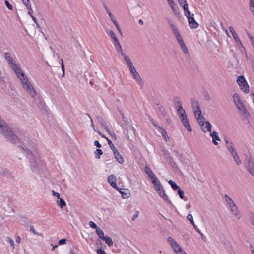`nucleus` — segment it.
Returning <instances> with one entry per match:
<instances>
[{
	"label": "nucleus",
	"instance_id": "41",
	"mask_svg": "<svg viewBox=\"0 0 254 254\" xmlns=\"http://www.w3.org/2000/svg\"><path fill=\"white\" fill-rule=\"evenodd\" d=\"M180 46H181L182 50L183 51V52L185 53V54H187L188 53V48L187 47V46H186V45L185 44V43L184 42H182L180 44H179Z\"/></svg>",
	"mask_w": 254,
	"mask_h": 254
},
{
	"label": "nucleus",
	"instance_id": "40",
	"mask_svg": "<svg viewBox=\"0 0 254 254\" xmlns=\"http://www.w3.org/2000/svg\"><path fill=\"white\" fill-rule=\"evenodd\" d=\"M174 35L175 36L176 35L180 34L179 31H178V28H177V27L175 25V26H172V27L170 28Z\"/></svg>",
	"mask_w": 254,
	"mask_h": 254
},
{
	"label": "nucleus",
	"instance_id": "1",
	"mask_svg": "<svg viewBox=\"0 0 254 254\" xmlns=\"http://www.w3.org/2000/svg\"><path fill=\"white\" fill-rule=\"evenodd\" d=\"M18 145L20 151L25 154L29 159L31 171L35 174H40L44 169V163L36 151V144L34 141L28 137L19 138Z\"/></svg>",
	"mask_w": 254,
	"mask_h": 254
},
{
	"label": "nucleus",
	"instance_id": "48",
	"mask_svg": "<svg viewBox=\"0 0 254 254\" xmlns=\"http://www.w3.org/2000/svg\"><path fill=\"white\" fill-rule=\"evenodd\" d=\"M174 152L176 155V156L181 161H182L183 156L182 155L179 153L178 150H174Z\"/></svg>",
	"mask_w": 254,
	"mask_h": 254
},
{
	"label": "nucleus",
	"instance_id": "33",
	"mask_svg": "<svg viewBox=\"0 0 254 254\" xmlns=\"http://www.w3.org/2000/svg\"><path fill=\"white\" fill-rule=\"evenodd\" d=\"M168 183L171 185V188L174 190H177L180 188L179 186L175 182L171 180L168 181Z\"/></svg>",
	"mask_w": 254,
	"mask_h": 254
},
{
	"label": "nucleus",
	"instance_id": "50",
	"mask_svg": "<svg viewBox=\"0 0 254 254\" xmlns=\"http://www.w3.org/2000/svg\"><path fill=\"white\" fill-rule=\"evenodd\" d=\"M151 122L153 124V125L154 126V127L158 129L159 131L161 129V128H162V127H160V126H158L157 123L153 120H150Z\"/></svg>",
	"mask_w": 254,
	"mask_h": 254
},
{
	"label": "nucleus",
	"instance_id": "9",
	"mask_svg": "<svg viewBox=\"0 0 254 254\" xmlns=\"http://www.w3.org/2000/svg\"><path fill=\"white\" fill-rule=\"evenodd\" d=\"M98 122L100 124L101 127L109 133H110V131L109 127L104 119L99 115L96 116Z\"/></svg>",
	"mask_w": 254,
	"mask_h": 254
},
{
	"label": "nucleus",
	"instance_id": "22",
	"mask_svg": "<svg viewBox=\"0 0 254 254\" xmlns=\"http://www.w3.org/2000/svg\"><path fill=\"white\" fill-rule=\"evenodd\" d=\"M212 126L209 121H206L205 125L201 127V129L204 132H211Z\"/></svg>",
	"mask_w": 254,
	"mask_h": 254
},
{
	"label": "nucleus",
	"instance_id": "34",
	"mask_svg": "<svg viewBox=\"0 0 254 254\" xmlns=\"http://www.w3.org/2000/svg\"><path fill=\"white\" fill-rule=\"evenodd\" d=\"M106 139L107 140L110 148L113 151V152H114L115 151H116L117 149H116V147L114 146V145L113 143V142H112V141L108 138H106Z\"/></svg>",
	"mask_w": 254,
	"mask_h": 254
},
{
	"label": "nucleus",
	"instance_id": "36",
	"mask_svg": "<svg viewBox=\"0 0 254 254\" xmlns=\"http://www.w3.org/2000/svg\"><path fill=\"white\" fill-rule=\"evenodd\" d=\"M249 8L253 15L254 16V0H250Z\"/></svg>",
	"mask_w": 254,
	"mask_h": 254
},
{
	"label": "nucleus",
	"instance_id": "38",
	"mask_svg": "<svg viewBox=\"0 0 254 254\" xmlns=\"http://www.w3.org/2000/svg\"><path fill=\"white\" fill-rule=\"evenodd\" d=\"M174 104L176 106L178 107L182 106V103L178 97H176L174 98Z\"/></svg>",
	"mask_w": 254,
	"mask_h": 254
},
{
	"label": "nucleus",
	"instance_id": "37",
	"mask_svg": "<svg viewBox=\"0 0 254 254\" xmlns=\"http://www.w3.org/2000/svg\"><path fill=\"white\" fill-rule=\"evenodd\" d=\"M57 204L60 208H63L66 205V203L64 199L60 198L57 201Z\"/></svg>",
	"mask_w": 254,
	"mask_h": 254
},
{
	"label": "nucleus",
	"instance_id": "24",
	"mask_svg": "<svg viewBox=\"0 0 254 254\" xmlns=\"http://www.w3.org/2000/svg\"><path fill=\"white\" fill-rule=\"evenodd\" d=\"M145 172L148 175L149 178L151 179L155 180L156 176L155 175L153 171L150 169V168L146 166L145 167Z\"/></svg>",
	"mask_w": 254,
	"mask_h": 254
},
{
	"label": "nucleus",
	"instance_id": "2",
	"mask_svg": "<svg viewBox=\"0 0 254 254\" xmlns=\"http://www.w3.org/2000/svg\"><path fill=\"white\" fill-rule=\"evenodd\" d=\"M0 134H2L10 142L16 144L18 142L19 137L17 133L8 126L0 117Z\"/></svg>",
	"mask_w": 254,
	"mask_h": 254
},
{
	"label": "nucleus",
	"instance_id": "56",
	"mask_svg": "<svg viewBox=\"0 0 254 254\" xmlns=\"http://www.w3.org/2000/svg\"><path fill=\"white\" fill-rule=\"evenodd\" d=\"M5 5H6V6H7V8H8L9 10H12V9H13V6H12V5L11 4H10V3H9V2H8V1L5 0Z\"/></svg>",
	"mask_w": 254,
	"mask_h": 254
},
{
	"label": "nucleus",
	"instance_id": "30",
	"mask_svg": "<svg viewBox=\"0 0 254 254\" xmlns=\"http://www.w3.org/2000/svg\"><path fill=\"white\" fill-rule=\"evenodd\" d=\"M191 103L193 110L201 109L199 104L197 101L191 99Z\"/></svg>",
	"mask_w": 254,
	"mask_h": 254
},
{
	"label": "nucleus",
	"instance_id": "6",
	"mask_svg": "<svg viewBox=\"0 0 254 254\" xmlns=\"http://www.w3.org/2000/svg\"><path fill=\"white\" fill-rule=\"evenodd\" d=\"M237 83L240 87V89L245 93L249 92V86L244 76H239L237 79Z\"/></svg>",
	"mask_w": 254,
	"mask_h": 254
},
{
	"label": "nucleus",
	"instance_id": "61",
	"mask_svg": "<svg viewBox=\"0 0 254 254\" xmlns=\"http://www.w3.org/2000/svg\"><path fill=\"white\" fill-rule=\"evenodd\" d=\"M109 34L112 39L115 38L116 37L115 33L112 30H110L109 31Z\"/></svg>",
	"mask_w": 254,
	"mask_h": 254
},
{
	"label": "nucleus",
	"instance_id": "29",
	"mask_svg": "<svg viewBox=\"0 0 254 254\" xmlns=\"http://www.w3.org/2000/svg\"><path fill=\"white\" fill-rule=\"evenodd\" d=\"M114 45L117 53H120L121 55H124V52L120 43L118 44H114Z\"/></svg>",
	"mask_w": 254,
	"mask_h": 254
},
{
	"label": "nucleus",
	"instance_id": "57",
	"mask_svg": "<svg viewBox=\"0 0 254 254\" xmlns=\"http://www.w3.org/2000/svg\"><path fill=\"white\" fill-rule=\"evenodd\" d=\"M166 20H167V22L168 23V24H169L170 27H172V26H175V25L173 23V21H172V20L170 18H167L166 19Z\"/></svg>",
	"mask_w": 254,
	"mask_h": 254
},
{
	"label": "nucleus",
	"instance_id": "63",
	"mask_svg": "<svg viewBox=\"0 0 254 254\" xmlns=\"http://www.w3.org/2000/svg\"><path fill=\"white\" fill-rule=\"evenodd\" d=\"M97 253L98 254H106L105 251L102 250L101 249H98L97 250Z\"/></svg>",
	"mask_w": 254,
	"mask_h": 254
},
{
	"label": "nucleus",
	"instance_id": "17",
	"mask_svg": "<svg viewBox=\"0 0 254 254\" xmlns=\"http://www.w3.org/2000/svg\"><path fill=\"white\" fill-rule=\"evenodd\" d=\"M160 196L165 201L167 202L168 203L171 204V201L168 199V197L166 194L165 193V190L164 188L160 189L158 191H157Z\"/></svg>",
	"mask_w": 254,
	"mask_h": 254
},
{
	"label": "nucleus",
	"instance_id": "58",
	"mask_svg": "<svg viewBox=\"0 0 254 254\" xmlns=\"http://www.w3.org/2000/svg\"><path fill=\"white\" fill-rule=\"evenodd\" d=\"M109 17H110L112 22L114 23V25L118 23L112 14H110Z\"/></svg>",
	"mask_w": 254,
	"mask_h": 254
},
{
	"label": "nucleus",
	"instance_id": "47",
	"mask_svg": "<svg viewBox=\"0 0 254 254\" xmlns=\"http://www.w3.org/2000/svg\"><path fill=\"white\" fill-rule=\"evenodd\" d=\"M178 190V194L179 195L180 198L181 199L184 198V191L180 189V188L177 190Z\"/></svg>",
	"mask_w": 254,
	"mask_h": 254
},
{
	"label": "nucleus",
	"instance_id": "28",
	"mask_svg": "<svg viewBox=\"0 0 254 254\" xmlns=\"http://www.w3.org/2000/svg\"><path fill=\"white\" fill-rule=\"evenodd\" d=\"M183 9L184 10L185 15L187 17L188 19L189 18L192 17L190 12L188 10V4H185V5H183Z\"/></svg>",
	"mask_w": 254,
	"mask_h": 254
},
{
	"label": "nucleus",
	"instance_id": "62",
	"mask_svg": "<svg viewBox=\"0 0 254 254\" xmlns=\"http://www.w3.org/2000/svg\"><path fill=\"white\" fill-rule=\"evenodd\" d=\"M169 161H170V163L171 164V165L173 167H174V168L177 167L176 164L173 161V160L171 158H170Z\"/></svg>",
	"mask_w": 254,
	"mask_h": 254
},
{
	"label": "nucleus",
	"instance_id": "7",
	"mask_svg": "<svg viewBox=\"0 0 254 254\" xmlns=\"http://www.w3.org/2000/svg\"><path fill=\"white\" fill-rule=\"evenodd\" d=\"M123 120L127 126L126 127L127 135L129 138H133L135 136V129L129 124V122L124 116H123Z\"/></svg>",
	"mask_w": 254,
	"mask_h": 254
},
{
	"label": "nucleus",
	"instance_id": "49",
	"mask_svg": "<svg viewBox=\"0 0 254 254\" xmlns=\"http://www.w3.org/2000/svg\"><path fill=\"white\" fill-rule=\"evenodd\" d=\"M233 159H234L235 162H236V163L238 165H239L241 164V161L240 160L238 155H237L236 156L233 157Z\"/></svg>",
	"mask_w": 254,
	"mask_h": 254
},
{
	"label": "nucleus",
	"instance_id": "16",
	"mask_svg": "<svg viewBox=\"0 0 254 254\" xmlns=\"http://www.w3.org/2000/svg\"><path fill=\"white\" fill-rule=\"evenodd\" d=\"M193 16L194 14H192V17L189 18L188 20L190 26L191 28L195 29L198 26V24L194 19Z\"/></svg>",
	"mask_w": 254,
	"mask_h": 254
},
{
	"label": "nucleus",
	"instance_id": "53",
	"mask_svg": "<svg viewBox=\"0 0 254 254\" xmlns=\"http://www.w3.org/2000/svg\"><path fill=\"white\" fill-rule=\"evenodd\" d=\"M89 225L90 226V227L93 228V229H96V230L97 229V228H99L98 227H97V225L95 223H94L92 221H90L89 222Z\"/></svg>",
	"mask_w": 254,
	"mask_h": 254
},
{
	"label": "nucleus",
	"instance_id": "64",
	"mask_svg": "<svg viewBox=\"0 0 254 254\" xmlns=\"http://www.w3.org/2000/svg\"><path fill=\"white\" fill-rule=\"evenodd\" d=\"M204 96V98L206 101H209L211 99V97L208 93H205Z\"/></svg>",
	"mask_w": 254,
	"mask_h": 254
},
{
	"label": "nucleus",
	"instance_id": "10",
	"mask_svg": "<svg viewBox=\"0 0 254 254\" xmlns=\"http://www.w3.org/2000/svg\"><path fill=\"white\" fill-rule=\"evenodd\" d=\"M4 58L10 67L13 66V65H14V64H17L16 62L12 57L11 54L10 52H7L5 53Z\"/></svg>",
	"mask_w": 254,
	"mask_h": 254
},
{
	"label": "nucleus",
	"instance_id": "32",
	"mask_svg": "<svg viewBox=\"0 0 254 254\" xmlns=\"http://www.w3.org/2000/svg\"><path fill=\"white\" fill-rule=\"evenodd\" d=\"M124 189H120L119 188V190H117L120 193L122 194V197L124 199L128 198L129 197V194L126 193V192L124 191L123 190H124Z\"/></svg>",
	"mask_w": 254,
	"mask_h": 254
},
{
	"label": "nucleus",
	"instance_id": "13",
	"mask_svg": "<svg viewBox=\"0 0 254 254\" xmlns=\"http://www.w3.org/2000/svg\"><path fill=\"white\" fill-rule=\"evenodd\" d=\"M232 214L237 219H240L241 217L240 211L237 206L235 205L230 208Z\"/></svg>",
	"mask_w": 254,
	"mask_h": 254
},
{
	"label": "nucleus",
	"instance_id": "60",
	"mask_svg": "<svg viewBox=\"0 0 254 254\" xmlns=\"http://www.w3.org/2000/svg\"><path fill=\"white\" fill-rule=\"evenodd\" d=\"M180 5L182 6L183 8V5H185V4H187L186 2V0H178Z\"/></svg>",
	"mask_w": 254,
	"mask_h": 254
},
{
	"label": "nucleus",
	"instance_id": "51",
	"mask_svg": "<svg viewBox=\"0 0 254 254\" xmlns=\"http://www.w3.org/2000/svg\"><path fill=\"white\" fill-rule=\"evenodd\" d=\"M175 37H176L177 40L178 41V42L179 43V44L184 42L183 39H182L180 34H179L176 35Z\"/></svg>",
	"mask_w": 254,
	"mask_h": 254
},
{
	"label": "nucleus",
	"instance_id": "31",
	"mask_svg": "<svg viewBox=\"0 0 254 254\" xmlns=\"http://www.w3.org/2000/svg\"><path fill=\"white\" fill-rule=\"evenodd\" d=\"M103 240L105 241V243L110 247L113 245V242L112 238L109 236H106L105 237H104Z\"/></svg>",
	"mask_w": 254,
	"mask_h": 254
},
{
	"label": "nucleus",
	"instance_id": "14",
	"mask_svg": "<svg viewBox=\"0 0 254 254\" xmlns=\"http://www.w3.org/2000/svg\"><path fill=\"white\" fill-rule=\"evenodd\" d=\"M239 111L242 113L243 116L245 118H248L250 116V114L248 112L246 107L244 104L237 106Z\"/></svg>",
	"mask_w": 254,
	"mask_h": 254
},
{
	"label": "nucleus",
	"instance_id": "19",
	"mask_svg": "<svg viewBox=\"0 0 254 254\" xmlns=\"http://www.w3.org/2000/svg\"><path fill=\"white\" fill-rule=\"evenodd\" d=\"M115 158L117 161L121 164H122L124 162V159L123 156L120 154L119 151L117 150L113 152Z\"/></svg>",
	"mask_w": 254,
	"mask_h": 254
},
{
	"label": "nucleus",
	"instance_id": "45",
	"mask_svg": "<svg viewBox=\"0 0 254 254\" xmlns=\"http://www.w3.org/2000/svg\"><path fill=\"white\" fill-rule=\"evenodd\" d=\"M30 230L35 235L42 236V234L39 233L35 230L34 227L33 226H30Z\"/></svg>",
	"mask_w": 254,
	"mask_h": 254
},
{
	"label": "nucleus",
	"instance_id": "3",
	"mask_svg": "<svg viewBox=\"0 0 254 254\" xmlns=\"http://www.w3.org/2000/svg\"><path fill=\"white\" fill-rule=\"evenodd\" d=\"M23 85L24 89L28 93L30 96L32 97H34L36 95V92L34 89L32 85L29 81L27 76L24 74L23 76L18 78Z\"/></svg>",
	"mask_w": 254,
	"mask_h": 254
},
{
	"label": "nucleus",
	"instance_id": "21",
	"mask_svg": "<svg viewBox=\"0 0 254 254\" xmlns=\"http://www.w3.org/2000/svg\"><path fill=\"white\" fill-rule=\"evenodd\" d=\"M233 100L234 102H235L236 106H238L239 105H241V104H243L242 102L239 95L235 93L232 96Z\"/></svg>",
	"mask_w": 254,
	"mask_h": 254
},
{
	"label": "nucleus",
	"instance_id": "43",
	"mask_svg": "<svg viewBox=\"0 0 254 254\" xmlns=\"http://www.w3.org/2000/svg\"><path fill=\"white\" fill-rule=\"evenodd\" d=\"M95 154L96 155V158L97 159L100 158V155L103 154V152L100 149H97L95 152Z\"/></svg>",
	"mask_w": 254,
	"mask_h": 254
},
{
	"label": "nucleus",
	"instance_id": "46",
	"mask_svg": "<svg viewBox=\"0 0 254 254\" xmlns=\"http://www.w3.org/2000/svg\"><path fill=\"white\" fill-rule=\"evenodd\" d=\"M23 4L28 9H31V5L29 4V0H21Z\"/></svg>",
	"mask_w": 254,
	"mask_h": 254
},
{
	"label": "nucleus",
	"instance_id": "12",
	"mask_svg": "<svg viewBox=\"0 0 254 254\" xmlns=\"http://www.w3.org/2000/svg\"><path fill=\"white\" fill-rule=\"evenodd\" d=\"M108 182L110 185L114 188L119 190V188L117 187L116 184L117 178L116 176L114 175H110L108 177Z\"/></svg>",
	"mask_w": 254,
	"mask_h": 254
},
{
	"label": "nucleus",
	"instance_id": "18",
	"mask_svg": "<svg viewBox=\"0 0 254 254\" xmlns=\"http://www.w3.org/2000/svg\"><path fill=\"white\" fill-rule=\"evenodd\" d=\"M155 180L152 179V183H153L154 188H155L157 191H158L160 189L163 188L162 184L156 177Z\"/></svg>",
	"mask_w": 254,
	"mask_h": 254
},
{
	"label": "nucleus",
	"instance_id": "26",
	"mask_svg": "<svg viewBox=\"0 0 254 254\" xmlns=\"http://www.w3.org/2000/svg\"><path fill=\"white\" fill-rule=\"evenodd\" d=\"M178 115L181 119V118H185L187 116L185 110L183 109V106L178 107L177 109Z\"/></svg>",
	"mask_w": 254,
	"mask_h": 254
},
{
	"label": "nucleus",
	"instance_id": "55",
	"mask_svg": "<svg viewBox=\"0 0 254 254\" xmlns=\"http://www.w3.org/2000/svg\"><path fill=\"white\" fill-rule=\"evenodd\" d=\"M198 122H203V121H205V118L202 116H200L199 117H197L196 118Z\"/></svg>",
	"mask_w": 254,
	"mask_h": 254
},
{
	"label": "nucleus",
	"instance_id": "4",
	"mask_svg": "<svg viewBox=\"0 0 254 254\" xmlns=\"http://www.w3.org/2000/svg\"><path fill=\"white\" fill-rule=\"evenodd\" d=\"M246 160L245 163V168L247 171L252 176H254V161L250 153L245 154Z\"/></svg>",
	"mask_w": 254,
	"mask_h": 254
},
{
	"label": "nucleus",
	"instance_id": "27",
	"mask_svg": "<svg viewBox=\"0 0 254 254\" xmlns=\"http://www.w3.org/2000/svg\"><path fill=\"white\" fill-rule=\"evenodd\" d=\"M122 55L123 56L124 59L129 68L133 65L128 55H126L125 53L124 55Z\"/></svg>",
	"mask_w": 254,
	"mask_h": 254
},
{
	"label": "nucleus",
	"instance_id": "20",
	"mask_svg": "<svg viewBox=\"0 0 254 254\" xmlns=\"http://www.w3.org/2000/svg\"><path fill=\"white\" fill-rule=\"evenodd\" d=\"M210 136L212 138V142L214 145H217L218 143L216 141H220V137L218 136V133L214 131L213 132L211 133Z\"/></svg>",
	"mask_w": 254,
	"mask_h": 254
},
{
	"label": "nucleus",
	"instance_id": "39",
	"mask_svg": "<svg viewBox=\"0 0 254 254\" xmlns=\"http://www.w3.org/2000/svg\"><path fill=\"white\" fill-rule=\"evenodd\" d=\"M159 131L160 132V133L162 134V137L165 139L166 140L167 139V138H168V136L167 135V132L166 131V130L164 129V128H161V129L159 130Z\"/></svg>",
	"mask_w": 254,
	"mask_h": 254
},
{
	"label": "nucleus",
	"instance_id": "44",
	"mask_svg": "<svg viewBox=\"0 0 254 254\" xmlns=\"http://www.w3.org/2000/svg\"><path fill=\"white\" fill-rule=\"evenodd\" d=\"M6 241L8 243L10 244V246L13 249L14 248V244L13 240L10 237H8L6 238Z\"/></svg>",
	"mask_w": 254,
	"mask_h": 254
},
{
	"label": "nucleus",
	"instance_id": "35",
	"mask_svg": "<svg viewBox=\"0 0 254 254\" xmlns=\"http://www.w3.org/2000/svg\"><path fill=\"white\" fill-rule=\"evenodd\" d=\"M96 233H97V234L98 235V236H99V237L102 240H103L104 239V237H105L106 236H104V232L103 231H102L100 228H97V229L96 230Z\"/></svg>",
	"mask_w": 254,
	"mask_h": 254
},
{
	"label": "nucleus",
	"instance_id": "54",
	"mask_svg": "<svg viewBox=\"0 0 254 254\" xmlns=\"http://www.w3.org/2000/svg\"><path fill=\"white\" fill-rule=\"evenodd\" d=\"M87 115L88 116V117L90 118V121H91V126H92V128L93 129V130H94L95 131L97 132V131H99V130H98L97 129H96V127H95V126H94V124H93V123L92 120L91 118L90 117V115H89V114H87Z\"/></svg>",
	"mask_w": 254,
	"mask_h": 254
},
{
	"label": "nucleus",
	"instance_id": "8",
	"mask_svg": "<svg viewBox=\"0 0 254 254\" xmlns=\"http://www.w3.org/2000/svg\"><path fill=\"white\" fill-rule=\"evenodd\" d=\"M130 73L132 74L133 78L139 83V85L142 86L143 82L141 81V78L139 73L136 71L135 67L133 65L129 68Z\"/></svg>",
	"mask_w": 254,
	"mask_h": 254
},
{
	"label": "nucleus",
	"instance_id": "42",
	"mask_svg": "<svg viewBox=\"0 0 254 254\" xmlns=\"http://www.w3.org/2000/svg\"><path fill=\"white\" fill-rule=\"evenodd\" d=\"M193 111L195 118H197V117H199L202 115V112L201 109L193 110Z\"/></svg>",
	"mask_w": 254,
	"mask_h": 254
},
{
	"label": "nucleus",
	"instance_id": "25",
	"mask_svg": "<svg viewBox=\"0 0 254 254\" xmlns=\"http://www.w3.org/2000/svg\"><path fill=\"white\" fill-rule=\"evenodd\" d=\"M167 1L174 13L177 15L178 14V8L176 6L173 0H167Z\"/></svg>",
	"mask_w": 254,
	"mask_h": 254
},
{
	"label": "nucleus",
	"instance_id": "23",
	"mask_svg": "<svg viewBox=\"0 0 254 254\" xmlns=\"http://www.w3.org/2000/svg\"><path fill=\"white\" fill-rule=\"evenodd\" d=\"M224 199L229 208L236 205L232 199L230 198L227 194L224 195Z\"/></svg>",
	"mask_w": 254,
	"mask_h": 254
},
{
	"label": "nucleus",
	"instance_id": "15",
	"mask_svg": "<svg viewBox=\"0 0 254 254\" xmlns=\"http://www.w3.org/2000/svg\"><path fill=\"white\" fill-rule=\"evenodd\" d=\"M181 122L182 124L184 125L185 127L189 131L191 132L192 131V128L191 127L190 125L189 124L188 120L187 119V117L184 118H181Z\"/></svg>",
	"mask_w": 254,
	"mask_h": 254
},
{
	"label": "nucleus",
	"instance_id": "5",
	"mask_svg": "<svg viewBox=\"0 0 254 254\" xmlns=\"http://www.w3.org/2000/svg\"><path fill=\"white\" fill-rule=\"evenodd\" d=\"M167 241L171 246L176 254H183L185 253L182 248L172 237H169L167 239Z\"/></svg>",
	"mask_w": 254,
	"mask_h": 254
},
{
	"label": "nucleus",
	"instance_id": "11",
	"mask_svg": "<svg viewBox=\"0 0 254 254\" xmlns=\"http://www.w3.org/2000/svg\"><path fill=\"white\" fill-rule=\"evenodd\" d=\"M11 68L12 69L18 78L24 75V73L22 71L17 64L13 65V66L11 67Z\"/></svg>",
	"mask_w": 254,
	"mask_h": 254
},
{
	"label": "nucleus",
	"instance_id": "52",
	"mask_svg": "<svg viewBox=\"0 0 254 254\" xmlns=\"http://www.w3.org/2000/svg\"><path fill=\"white\" fill-rule=\"evenodd\" d=\"M195 230L200 235V236L202 240L205 241L206 237L204 234L200 231V230L197 228H195Z\"/></svg>",
	"mask_w": 254,
	"mask_h": 254
},
{
	"label": "nucleus",
	"instance_id": "59",
	"mask_svg": "<svg viewBox=\"0 0 254 254\" xmlns=\"http://www.w3.org/2000/svg\"><path fill=\"white\" fill-rule=\"evenodd\" d=\"M61 60L62 62L61 68H62V70L63 71V74H62V77H63L64 76V62H63V59H61Z\"/></svg>",
	"mask_w": 254,
	"mask_h": 254
}]
</instances>
